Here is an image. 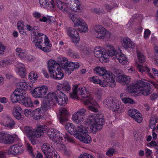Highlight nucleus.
<instances>
[{"mask_svg": "<svg viewBox=\"0 0 158 158\" xmlns=\"http://www.w3.org/2000/svg\"><path fill=\"white\" fill-rule=\"evenodd\" d=\"M48 65L51 77L56 80H60L63 78L64 73L59 63L54 60L51 59L48 61Z\"/></svg>", "mask_w": 158, "mask_h": 158, "instance_id": "1", "label": "nucleus"}, {"mask_svg": "<svg viewBox=\"0 0 158 158\" xmlns=\"http://www.w3.org/2000/svg\"><path fill=\"white\" fill-rule=\"evenodd\" d=\"M78 85L73 86L72 93H70V96L72 98H78V96L80 95L81 98H87L84 103L85 104H88L90 102L89 100L91 97H89V93L86 90V88L84 87H78Z\"/></svg>", "mask_w": 158, "mask_h": 158, "instance_id": "2", "label": "nucleus"}, {"mask_svg": "<svg viewBox=\"0 0 158 158\" xmlns=\"http://www.w3.org/2000/svg\"><path fill=\"white\" fill-rule=\"evenodd\" d=\"M87 123L90 126V128L92 131L94 133H95L102 129L104 121L102 118L91 117L88 119Z\"/></svg>", "mask_w": 158, "mask_h": 158, "instance_id": "3", "label": "nucleus"}, {"mask_svg": "<svg viewBox=\"0 0 158 158\" xmlns=\"http://www.w3.org/2000/svg\"><path fill=\"white\" fill-rule=\"evenodd\" d=\"M47 129V126L44 125L39 124L37 125L35 130H34L31 127L26 126L24 128L23 132L28 137H31L33 135L40 133V132H45Z\"/></svg>", "mask_w": 158, "mask_h": 158, "instance_id": "4", "label": "nucleus"}, {"mask_svg": "<svg viewBox=\"0 0 158 158\" xmlns=\"http://www.w3.org/2000/svg\"><path fill=\"white\" fill-rule=\"evenodd\" d=\"M60 64L62 68L68 74H70L75 69H77L79 67V64L77 62L69 63L68 59L65 57L62 58Z\"/></svg>", "mask_w": 158, "mask_h": 158, "instance_id": "5", "label": "nucleus"}, {"mask_svg": "<svg viewBox=\"0 0 158 158\" xmlns=\"http://www.w3.org/2000/svg\"><path fill=\"white\" fill-rule=\"evenodd\" d=\"M45 38L44 39H42L37 41L34 43L35 45L40 49L46 52H48L51 50L52 44H50L48 38L46 35H44Z\"/></svg>", "mask_w": 158, "mask_h": 158, "instance_id": "6", "label": "nucleus"}, {"mask_svg": "<svg viewBox=\"0 0 158 158\" xmlns=\"http://www.w3.org/2000/svg\"><path fill=\"white\" fill-rule=\"evenodd\" d=\"M26 27L28 30L33 33V35H31V39L34 43L37 41L44 39V36L45 35L43 33L40 32V30L38 26H35L32 27L29 25H27Z\"/></svg>", "mask_w": 158, "mask_h": 158, "instance_id": "7", "label": "nucleus"}, {"mask_svg": "<svg viewBox=\"0 0 158 158\" xmlns=\"http://www.w3.org/2000/svg\"><path fill=\"white\" fill-rule=\"evenodd\" d=\"M42 150L48 158H60L57 152L49 144L46 143L42 146Z\"/></svg>", "mask_w": 158, "mask_h": 158, "instance_id": "8", "label": "nucleus"}, {"mask_svg": "<svg viewBox=\"0 0 158 158\" xmlns=\"http://www.w3.org/2000/svg\"><path fill=\"white\" fill-rule=\"evenodd\" d=\"M47 134L53 142L57 144H60L62 142L63 135L59 131L51 128L47 132Z\"/></svg>", "mask_w": 158, "mask_h": 158, "instance_id": "9", "label": "nucleus"}, {"mask_svg": "<svg viewBox=\"0 0 158 158\" xmlns=\"http://www.w3.org/2000/svg\"><path fill=\"white\" fill-rule=\"evenodd\" d=\"M103 104L106 105V106L110 108L113 111H117L119 112V109L120 106L117 102H115L114 99L111 97L107 98L103 102Z\"/></svg>", "mask_w": 158, "mask_h": 158, "instance_id": "10", "label": "nucleus"}, {"mask_svg": "<svg viewBox=\"0 0 158 158\" xmlns=\"http://www.w3.org/2000/svg\"><path fill=\"white\" fill-rule=\"evenodd\" d=\"M138 85L140 88L139 93H141L145 96L151 94L150 84L149 83L139 80Z\"/></svg>", "mask_w": 158, "mask_h": 158, "instance_id": "11", "label": "nucleus"}, {"mask_svg": "<svg viewBox=\"0 0 158 158\" xmlns=\"http://www.w3.org/2000/svg\"><path fill=\"white\" fill-rule=\"evenodd\" d=\"M48 88L46 86L37 87L33 90L32 95L35 98H45Z\"/></svg>", "mask_w": 158, "mask_h": 158, "instance_id": "12", "label": "nucleus"}, {"mask_svg": "<svg viewBox=\"0 0 158 158\" xmlns=\"http://www.w3.org/2000/svg\"><path fill=\"white\" fill-rule=\"evenodd\" d=\"M86 111L84 108L81 109L75 113L72 116V119L74 122L77 124H81L83 122L84 116Z\"/></svg>", "mask_w": 158, "mask_h": 158, "instance_id": "13", "label": "nucleus"}, {"mask_svg": "<svg viewBox=\"0 0 158 158\" xmlns=\"http://www.w3.org/2000/svg\"><path fill=\"white\" fill-rule=\"evenodd\" d=\"M66 30L67 35L72 38L73 42L77 46V44H78L80 41L79 36L77 31L72 27L68 28Z\"/></svg>", "mask_w": 158, "mask_h": 158, "instance_id": "14", "label": "nucleus"}, {"mask_svg": "<svg viewBox=\"0 0 158 158\" xmlns=\"http://www.w3.org/2000/svg\"><path fill=\"white\" fill-rule=\"evenodd\" d=\"M102 78L108 83L110 87L113 88L115 86L114 76L110 71L106 70Z\"/></svg>", "mask_w": 158, "mask_h": 158, "instance_id": "15", "label": "nucleus"}, {"mask_svg": "<svg viewBox=\"0 0 158 158\" xmlns=\"http://www.w3.org/2000/svg\"><path fill=\"white\" fill-rule=\"evenodd\" d=\"M23 151V150L21 146H19L18 144H15L10 146L6 153L8 155L12 154L16 156L22 154Z\"/></svg>", "mask_w": 158, "mask_h": 158, "instance_id": "16", "label": "nucleus"}, {"mask_svg": "<svg viewBox=\"0 0 158 158\" xmlns=\"http://www.w3.org/2000/svg\"><path fill=\"white\" fill-rule=\"evenodd\" d=\"M24 92L19 89H16L15 90L10 96L11 102L13 103H16L19 101L20 103L21 99Z\"/></svg>", "mask_w": 158, "mask_h": 158, "instance_id": "17", "label": "nucleus"}, {"mask_svg": "<svg viewBox=\"0 0 158 158\" xmlns=\"http://www.w3.org/2000/svg\"><path fill=\"white\" fill-rule=\"evenodd\" d=\"M128 114L137 123H141L143 118L141 113L136 109H133L129 110L128 112Z\"/></svg>", "mask_w": 158, "mask_h": 158, "instance_id": "18", "label": "nucleus"}, {"mask_svg": "<svg viewBox=\"0 0 158 158\" xmlns=\"http://www.w3.org/2000/svg\"><path fill=\"white\" fill-rule=\"evenodd\" d=\"M60 115L59 119L60 123L62 124L68 120L69 114L67 110L64 108H61L59 109Z\"/></svg>", "mask_w": 158, "mask_h": 158, "instance_id": "19", "label": "nucleus"}, {"mask_svg": "<svg viewBox=\"0 0 158 158\" xmlns=\"http://www.w3.org/2000/svg\"><path fill=\"white\" fill-rule=\"evenodd\" d=\"M74 24L75 26L80 27L78 29L81 32H86L88 30V26L86 23L81 19H77L74 22Z\"/></svg>", "mask_w": 158, "mask_h": 158, "instance_id": "20", "label": "nucleus"}, {"mask_svg": "<svg viewBox=\"0 0 158 158\" xmlns=\"http://www.w3.org/2000/svg\"><path fill=\"white\" fill-rule=\"evenodd\" d=\"M23 95L21 99L20 103L25 106L27 107H31L33 106V104L27 93L23 94Z\"/></svg>", "mask_w": 158, "mask_h": 158, "instance_id": "21", "label": "nucleus"}, {"mask_svg": "<svg viewBox=\"0 0 158 158\" xmlns=\"http://www.w3.org/2000/svg\"><path fill=\"white\" fill-rule=\"evenodd\" d=\"M94 29L96 37L99 39H103V35L105 34L106 29L101 25L95 26Z\"/></svg>", "mask_w": 158, "mask_h": 158, "instance_id": "22", "label": "nucleus"}, {"mask_svg": "<svg viewBox=\"0 0 158 158\" xmlns=\"http://www.w3.org/2000/svg\"><path fill=\"white\" fill-rule=\"evenodd\" d=\"M94 54L96 57L99 58L100 61H104L106 59L107 54L103 50L98 48L97 49H95Z\"/></svg>", "mask_w": 158, "mask_h": 158, "instance_id": "23", "label": "nucleus"}, {"mask_svg": "<svg viewBox=\"0 0 158 158\" xmlns=\"http://www.w3.org/2000/svg\"><path fill=\"white\" fill-rule=\"evenodd\" d=\"M56 101L60 105L65 106L68 102L67 97L63 92H60L57 95Z\"/></svg>", "mask_w": 158, "mask_h": 158, "instance_id": "24", "label": "nucleus"}, {"mask_svg": "<svg viewBox=\"0 0 158 158\" xmlns=\"http://www.w3.org/2000/svg\"><path fill=\"white\" fill-rule=\"evenodd\" d=\"M58 91L59 93L63 92H68L71 89V87L69 83L67 81H64L62 84H60L57 86Z\"/></svg>", "mask_w": 158, "mask_h": 158, "instance_id": "25", "label": "nucleus"}, {"mask_svg": "<svg viewBox=\"0 0 158 158\" xmlns=\"http://www.w3.org/2000/svg\"><path fill=\"white\" fill-rule=\"evenodd\" d=\"M138 81L135 84H132L128 87V91L130 93H134L136 95L138 96L139 94V85H138Z\"/></svg>", "mask_w": 158, "mask_h": 158, "instance_id": "26", "label": "nucleus"}, {"mask_svg": "<svg viewBox=\"0 0 158 158\" xmlns=\"http://www.w3.org/2000/svg\"><path fill=\"white\" fill-rule=\"evenodd\" d=\"M4 123L3 125L5 127L12 129L14 128L15 122L12 118L9 115H7L5 118Z\"/></svg>", "mask_w": 158, "mask_h": 158, "instance_id": "27", "label": "nucleus"}, {"mask_svg": "<svg viewBox=\"0 0 158 158\" xmlns=\"http://www.w3.org/2000/svg\"><path fill=\"white\" fill-rule=\"evenodd\" d=\"M130 77L125 75H118L116 78L117 81L124 85L129 83L130 82Z\"/></svg>", "mask_w": 158, "mask_h": 158, "instance_id": "28", "label": "nucleus"}, {"mask_svg": "<svg viewBox=\"0 0 158 158\" xmlns=\"http://www.w3.org/2000/svg\"><path fill=\"white\" fill-rule=\"evenodd\" d=\"M81 124H79L77 126V133L75 135V137L77 138L79 136L83 135L88 133V130L87 128L83 126Z\"/></svg>", "mask_w": 158, "mask_h": 158, "instance_id": "29", "label": "nucleus"}, {"mask_svg": "<svg viewBox=\"0 0 158 158\" xmlns=\"http://www.w3.org/2000/svg\"><path fill=\"white\" fill-rule=\"evenodd\" d=\"M122 45L125 48H131L133 49L135 47L134 43L130 39L127 37L124 38L123 39Z\"/></svg>", "mask_w": 158, "mask_h": 158, "instance_id": "30", "label": "nucleus"}, {"mask_svg": "<svg viewBox=\"0 0 158 158\" xmlns=\"http://www.w3.org/2000/svg\"><path fill=\"white\" fill-rule=\"evenodd\" d=\"M2 141L6 143L11 144L14 141V138L12 135L3 133Z\"/></svg>", "mask_w": 158, "mask_h": 158, "instance_id": "31", "label": "nucleus"}, {"mask_svg": "<svg viewBox=\"0 0 158 158\" xmlns=\"http://www.w3.org/2000/svg\"><path fill=\"white\" fill-rule=\"evenodd\" d=\"M65 127L68 131L70 134L74 135L75 137L77 129L74 128V126L71 123H66Z\"/></svg>", "mask_w": 158, "mask_h": 158, "instance_id": "32", "label": "nucleus"}, {"mask_svg": "<svg viewBox=\"0 0 158 158\" xmlns=\"http://www.w3.org/2000/svg\"><path fill=\"white\" fill-rule=\"evenodd\" d=\"M58 94H59V93L57 90L55 93L49 92L46 95L45 98H47V100L50 102H54L55 101H56Z\"/></svg>", "mask_w": 158, "mask_h": 158, "instance_id": "33", "label": "nucleus"}, {"mask_svg": "<svg viewBox=\"0 0 158 158\" xmlns=\"http://www.w3.org/2000/svg\"><path fill=\"white\" fill-rule=\"evenodd\" d=\"M115 59H117L120 63L123 64H127L128 63L127 59L124 54L121 52H119L118 54L116 55Z\"/></svg>", "mask_w": 158, "mask_h": 158, "instance_id": "34", "label": "nucleus"}, {"mask_svg": "<svg viewBox=\"0 0 158 158\" xmlns=\"http://www.w3.org/2000/svg\"><path fill=\"white\" fill-rule=\"evenodd\" d=\"M56 5L58 7L64 12H67L68 10L67 4L60 0L56 1Z\"/></svg>", "mask_w": 158, "mask_h": 158, "instance_id": "35", "label": "nucleus"}, {"mask_svg": "<svg viewBox=\"0 0 158 158\" xmlns=\"http://www.w3.org/2000/svg\"><path fill=\"white\" fill-rule=\"evenodd\" d=\"M82 135L77 138L81 141L86 143H90L91 142V137L87 133L84 134L85 136L84 135Z\"/></svg>", "mask_w": 158, "mask_h": 158, "instance_id": "36", "label": "nucleus"}, {"mask_svg": "<svg viewBox=\"0 0 158 158\" xmlns=\"http://www.w3.org/2000/svg\"><path fill=\"white\" fill-rule=\"evenodd\" d=\"M136 64L137 67L139 71L142 73H143L144 72H146L149 76L151 77V74L150 72V69H148L146 66H143L138 62H136Z\"/></svg>", "mask_w": 158, "mask_h": 158, "instance_id": "37", "label": "nucleus"}, {"mask_svg": "<svg viewBox=\"0 0 158 158\" xmlns=\"http://www.w3.org/2000/svg\"><path fill=\"white\" fill-rule=\"evenodd\" d=\"M78 44H77V47L78 48L80 51L84 55L88 56L90 53V50L88 48L85 46H79Z\"/></svg>", "mask_w": 158, "mask_h": 158, "instance_id": "38", "label": "nucleus"}, {"mask_svg": "<svg viewBox=\"0 0 158 158\" xmlns=\"http://www.w3.org/2000/svg\"><path fill=\"white\" fill-rule=\"evenodd\" d=\"M119 52L116 50L113 47L110 46L108 49L107 52H106L107 54V57L108 56H114V58L115 59L116 55L118 54Z\"/></svg>", "mask_w": 158, "mask_h": 158, "instance_id": "39", "label": "nucleus"}, {"mask_svg": "<svg viewBox=\"0 0 158 158\" xmlns=\"http://www.w3.org/2000/svg\"><path fill=\"white\" fill-rule=\"evenodd\" d=\"M17 55L19 58L23 59H25L27 56L26 52L20 48H17L16 49Z\"/></svg>", "mask_w": 158, "mask_h": 158, "instance_id": "40", "label": "nucleus"}, {"mask_svg": "<svg viewBox=\"0 0 158 158\" xmlns=\"http://www.w3.org/2000/svg\"><path fill=\"white\" fill-rule=\"evenodd\" d=\"M19 74L22 77H25L26 75V70L24 65L23 64L20 63L18 65Z\"/></svg>", "mask_w": 158, "mask_h": 158, "instance_id": "41", "label": "nucleus"}, {"mask_svg": "<svg viewBox=\"0 0 158 158\" xmlns=\"http://www.w3.org/2000/svg\"><path fill=\"white\" fill-rule=\"evenodd\" d=\"M45 132L41 131L40 132V133H37L36 135H33L31 137L28 138L29 140L31 141V143L33 144L34 145L36 143L35 140L36 138H40L41 136H43L44 135V133Z\"/></svg>", "mask_w": 158, "mask_h": 158, "instance_id": "42", "label": "nucleus"}, {"mask_svg": "<svg viewBox=\"0 0 158 158\" xmlns=\"http://www.w3.org/2000/svg\"><path fill=\"white\" fill-rule=\"evenodd\" d=\"M94 70L98 75L102 77L106 70L104 68L97 67L95 68Z\"/></svg>", "mask_w": 158, "mask_h": 158, "instance_id": "43", "label": "nucleus"}, {"mask_svg": "<svg viewBox=\"0 0 158 158\" xmlns=\"http://www.w3.org/2000/svg\"><path fill=\"white\" fill-rule=\"evenodd\" d=\"M38 76L37 73L34 71L31 72L29 75V79L31 82H35L36 80L38 78Z\"/></svg>", "mask_w": 158, "mask_h": 158, "instance_id": "44", "label": "nucleus"}, {"mask_svg": "<svg viewBox=\"0 0 158 158\" xmlns=\"http://www.w3.org/2000/svg\"><path fill=\"white\" fill-rule=\"evenodd\" d=\"M137 57L139 60V62H137L140 63L141 64L143 63L145 61V57L140 52L137 51Z\"/></svg>", "mask_w": 158, "mask_h": 158, "instance_id": "45", "label": "nucleus"}, {"mask_svg": "<svg viewBox=\"0 0 158 158\" xmlns=\"http://www.w3.org/2000/svg\"><path fill=\"white\" fill-rule=\"evenodd\" d=\"M19 87L17 88V89H19L25 92V93H27L26 90H27L28 89V86L27 85V83L26 82H20L19 83Z\"/></svg>", "mask_w": 158, "mask_h": 158, "instance_id": "46", "label": "nucleus"}, {"mask_svg": "<svg viewBox=\"0 0 158 158\" xmlns=\"http://www.w3.org/2000/svg\"><path fill=\"white\" fill-rule=\"evenodd\" d=\"M50 102L48 100L44 101L42 104V108L45 110H47L51 108Z\"/></svg>", "mask_w": 158, "mask_h": 158, "instance_id": "47", "label": "nucleus"}, {"mask_svg": "<svg viewBox=\"0 0 158 158\" xmlns=\"http://www.w3.org/2000/svg\"><path fill=\"white\" fill-rule=\"evenodd\" d=\"M121 99L123 102L125 104H133L135 103L134 101L132 99L129 98H122L121 97Z\"/></svg>", "mask_w": 158, "mask_h": 158, "instance_id": "48", "label": "nucleus"}, {"mask_svg": "<svg viewBox=\"0 0 158 158\" xmlns=\"http://www.w3.org/2000/svg\"><path fill=\"white\" fill-rule=\"evenodd\" d=\"M67 53V54L70 56L74 58H76L79 56V55L77 52L73 51L70 48L68 50Z\"/></svg>", "mask_w": 158, "mask_h": 158, "instance_id": "49", "label": "nucleus"}, {"mask_svg": "<svg viewBox=\"0 0 158 158\" xmlns=\"http://www.w3.org/2000/svg\"><path fill=\"white\" fill-rule=\"evenodd\" d=\"M10 60L6 59L0 61V68L6 67L10 64Z\"/></svg>", "mask_w": 158, "mask_h": 158, "instance_id": "50", "label": "nucleus"}, {"mask_svg": "<svg viewBox=\"0 0 158 158\" xmlns=\"http://www.w3.org/2000/svg\"><path fill=\"white\" fill-rule=\"evenodd\" d=\"M89 80L90 81L93 82L94 84H98L99 79L97 76H94L89 77Z\"/></svg>", "mask_w": 158, "mask_h": 158, "instance_id": "51", "label": "nucleus"}, {"mask_svg": "<svg viewBox=\"0 0 158 158\" xmlns=\"http://www.w3.org/2000/svg\"><path fill=\"white\" fill-rule=\"evenodd\" d=\"M91 98H90L89 99L90 101V102H89L88 105L90 104V105L88 106V109L89 110H90L95 112H98V110L95 107H94L93 104H91Z\"/></svg>", "mask_w": 158, "mask_h": 158, "instance_id": "52", "label": "nucleus"}, {"mask_svg": "<svg viewBox=\"0 0 158 158\" xmlns=\"http://www.w3.org/2000/svg\"><path fill=\"white\" fill-rule=\"evenodd\" d=\"M61 147L64 151V153L67 156H69L71 153V152L69 148H67L64 145H62Z\"/></svg>", "mask_w": 158, "mask_h": 158, "instance_id": "53", "label": "nucleus"}, {"mask_svg": "<svg viewBox=\"0 0 158 158\" xmlns=\"http://www.w3.org/2000/svg\"><path fill=\"white\" fill-rule=\"evenodd\" d=\"M98 84L100 85L103 87H106V85L109 84L105 80H102L99 79Z\"/></svg>", "mask_w": 158, "mask_h": 158, "instance_id": "54", "label": "nucleus"}, {"mask_svg": "<svg viewBox=\"0 0 158 158\" xmlns=\"http://www.w3.org/2000/svg\"><path fill=\"white\" fill-rule=\"evenodd\" d=\"M156 120H154V118L152 117L151 118L149 123L150 127L151 129H154L156 126Z\"/></svg>", "mask_w": 158, "mask_h": 158, "instance_id": "55", "label": "nucleus"}, {"mask_svg": "<svg viewBox=\"0 0 158 158\" xmlns=\"http://www.w3.org/2000/svg\"><path fill=\"white\" fill-rule=\"evenodd\" d=\"M78 158H94L93 156L91 155L85 153L81 154L78 157Z\"/></svg>", "mask_w": 158, "mask_h": 158, "instance_id": "56", "label": "nucleus"}, {"mask_svg": "<svg viewBox=\"0 0 158 158\" xmlns=\"http://www.w3.org/2000/svg\"><path fill=\"white\" fill-rule=\"evenodd\" d=\"M114 148H109L106 152V155L108 156H112L114 153Z\"/></svg>", "mask_w": 158, "mask_h": 158, "instance_id": "57", "label": "nucleus"}, {"mask_svg": "<svg viewBox=\"0 0 158 158\" xmlns=\"http://www.w3.org/2000/svg\"><path fill=\"white\" fill-rule=\"evenodd\" d=\"M69 18L71 19V20L74 23V22L79 18L77 17V15L76 14H74L73 13H70L69 16Z\"/></svg>", "mask_w": 158, "mask_h": 158, "instance_id": "58", "label": "nucleus"}, {"mask_svg": "<svg viewBox=\"0 0 158 158\" xmlns=\"http://www.w3.org/2000/svg\"><path fill=\"white\" fill-rule=\"evenodd\" d=\"M91 11L92 12L95 13L98 15H99L101 13V10L98 8H92Z\"/></svg>", "mask_w": 158, "mask_h": 158, "instance_id": "59", "label": "nucleus"}, {"mask_svg": "<svg viewBox=\"0 0 158 158\" xmlns=\"http://www.w3.org/2000/svg\"><path fill=\"white\" fill-rule=\"evenodd\" d=\"M27 148L28 151L31 153V155L34 157L35 156V155L33 154V149L29 144H27Z\"/></svg>", "mask_w": 158, "mask_h": 158, "instance_id": "60", "label": "nucleus"}, {"mask_svg": "<svg viewBox=\"0 0 158 158\" xmlns=\"http://www.w3.org/2000/svg\"><path fill=\"white\" fill-rule=\"evenodd\" d=\"M21 113H18L16 112H14L13 113L14 116L17 119H20L21 117Z\"/></svg>", "mask_w": 158, "mask_h": 158, "instance_id": "61", "label": "nucleus"}, {"mask_svg": "<svg viewBox=\"0 0 158 158\" xmlns=\"http://www.w3.org/2000/svg\"><path fill=\"white\" fill-rule=\"evenodd\" d=\"M105 33V34L103 35V39L110 38V37L111 34L110 32L106 30Z\"/></svg>", "mask_w": 158, "mask_h": 158, "instance_id": "62", "label": "nucleus"}, {"mask_svg": "<svg viewBox=\"0 0 158 158\" xmlns=\"http://www.w3.org/2000/svg\"><path fill=\"white\" fill-rule=\"evenodd\" d=\"M151 33L150 31L148 29H146L144 32V37L146 39L148 38Z\"/></svg>", "mask_w": 158, "mask_h": 158, "instance_id": "63", "label": "nucleus"}, {"mask_svg": "<svg viewBox=\"0 0 158 158\" xmlns=\"http://www.w3.org/2000/svg\"><path fill=\"white\" fill-rule=\"evenodd\" d=\"M14 108L15 110L14 112L22 113V110L20 107L19 106H16L14 107Z\"/></svg>", "mask_w": 158, "mask_h": 158, "instance_id": "64", "label": "nucleus"}]
</instances>
